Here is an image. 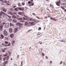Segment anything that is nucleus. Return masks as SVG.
I'll use <instances>...</instances> for the list:
<instances>
[{"mask_svg": "<svg viewBox=\"0 0 66 66\" xmlns=\"http://www.w3.org/2000/svg\"><path fill=\"white\" fill-rule=\"evenodd\" d=\"M4 50H7V49H8V48H4Z\"/></svg>", "mask_w": 66, "mask_h": 66, "instance_id": "2f4dec72", "label": "nucleus"}, {"mask_svg": "<svg viewBox=\"0 0 66 66\" xmlns=\"http://www.w3.org/2000/svg\"><path fill=\"white\" fill-rule=\"evenodd\" d=\"M10 25L11 26L14 27V25L12 24L11 23H10Z\"/></svg>", "mask_w": 66, "mask_h": 66, "instance_id": "a878e982", "label": "nucleus"}, {"mask_svg": "<svg viewBox=\"0 0 66 66\" xmlns=\"http://www.w3.org/2000/svg\"><path fill=\"white\" fill-rule=\"evenodd\" d=\"M55 3L58 6H60V4H59V2H56Z\"/></svg>", "mask_w": 66, "mask_h": 66, "instance_id": "aec40b11", "label": "nucleus"}, {"mask_svg": "<svg viewBox=\"0 0 66 66\" xmlns=\"http://www.w3.org/2000/svg\"><path fill=\"white\" fill-rule=\"evenodd\" d=\"M63 5H65V3H63Z\"/></svg>", "mask_w": 66, "mask_h": 66, "instance_id": "e2e57ef3", "label": "nucleus"}, {"mask_svg": "<svg viewBox=\"0 0 66 66\" xmlns=\"http://www.w3.org/2000/svg\"><path fill=\"white\" fill-rule=\"evenodd\" d=\"M12 13H14L15 11V10H12Z\"/></svg>", "mask_w": 66, "mask_h": 66, "instance_id": "f704fd0d", "label": "nucleus"}, {"mask_svg": "<svg viewBox=\"0 0 66 66\" xmlns=\"http://www.w3.org/2000/svg\"><path fill=\"white\" fill-rule=\"evenodd\" d=\"M17 22V20L15 19H14L12 21V22L13 23H16V22Z\"/></svg>", "mask_w": 66, "mask_h": 66, "instance_id": "9b49d317", "label": "nucleus"}, {"mask_svg": "<svg viewBox=\"0 0 66 66\" xmlns=\"http://www.w3.org/2000/svg\"><path fill=\"white\" fill-rule=\"evenodd\" d=\"M61 7L62 9H63V10H65L64 8V7H63L62 6H61Z\"/></svg>", "mask_w": 66, "mask_h": 66, "instance_id": "a19ab883", "label": "nucleus"}, {"mask_svg": "<svg viewBox=\"0 0 66 66\" xmlns=\"http://www.w3.org/2000/svg\"><path fill=\"white\" fill-rule=\"evenodd\" d=\"M9 26H10V24L9 23H7L5 24V23L4 27L5 28H8L9 27Z\"/></svg>", "mask_w": 66, "mask_h": 66, "instance_id": "423d86ee", "label": "nucleus"}, {"mask_svg": "<svg viewBox=\"0 0 66 66\" xmlns=\"http://www.w3.org/2000/svg\"><path fill=\"white\" fill-rule=\"evenodd\" d=\"M32 15H34V16H35V15H35V14L34 13H32Z\"/></svg>", "mask_w": 66, "mask_h": 66, "instance_id": "4c0bfd02", "label": "nucleus"}, {"mask_svg": "<svg viewBox=\"0 0 66 66\" xmlns=\"http://www.w3.org/2000/svg\"><path fill=\"white\" fill-rule=\"evenodd\" d=\"M2 65L1 64H0V66H2Z\"/></svg>", "mask_w": 66, "mask_h": 66, "instance_id": "774afa93", "label": "nucleus"}, {"mask_svg": "<svg viewBox=\"0 0 66 66\" xmlns=\"http://www.w3.org/2000/svg\"><path fill=\"white\" fill-rule=\"evenodd\" d=\"M8 14H10V15H13L14 14V13H12L10 11H9L8 12H7Z\"/></svg>", "mask_w": 66, "mask_h": 66, "instance_id": "dca6fc26", "label": "nucleus"}, {"mask_svg": "<svg viewBox=\"0 0 66 66\" xmlns=\"http://www.w3.org/2000/svg\"><path fill=\"white\" fill-rule=\"evenodd\" d=\"M59 3L61 4V1L60 0H59Z\"/></svg>", "mask_w": 66, "mask_h": 66, "instance_id": "5fc2aeb1", "label": "nucleus"}, {"mask_svg": "<svg viewBox=\"0 0 66 66\" xmlns=\"http://www.w3.org/2000/svg\"><path fill=\"white\" fill-rule=\"evenodd\" d=\"M1 50H2V52H5V51H4V50H2V49H1Z\"/></svg>", "mask_w": 66, "mask_h": 66, "instance_id": "cd10ccee", "label": "nucleus"}, {"mask_svg": "<svg viewBox=\"0 0 66 66\" xmlns=\"http://www.w3.org/2000/svg\"><path fill=\"white\" fill-rule=\"evenodd\" d=\"M10 46L11 43H9L8 45H5L4 43H2L0 46V48L4 47H10Z\"/></svg>", "mask_w": 66, "mask_h": 66, "instance_id": "f257e3e1", "label": "nucleus"}, {"mask_svg": "<svg viewBox=\"0 0 66 66\" xmlns=\"http://www.w3.org/2000/svg\"><path fill=\"white\" fill-rule=\"evenodd\" d=\"M15 25L17 26H20L21 25V23L19 22H18L16 23Z\"/></svg>", "mask_w": 66, "mask_h": 66, "instance_id": "1a4fd4ad", "label": "nucleus"}, {"mask_svg": "<svg viewBox=\"0 0 66 66\" xmlns=\"http://www.w3.org/2000/svg\"><path fill=\"white\" fill-rule=\"evenodd\" d=\"M32 31L31 30H29L28 31V32H30V31Z\"/></svg>", "mask_w": 66, "mask_h": 66, "instance_id": "c03bdc74", "label": "nucleus"}, {"mask_svg": "<svg viewBox=\"0 0 66 66\" xmlns=\"http://www.w3.org/2000/svg\"><path fill=\"white\" fill-rule=\"evenodd\" d=\"M5 59H6V57L3 58V60L4 61L5 60Z\"/></svg>", "mask_w": 66, "mask_h": 66, "instance_id": "e433bc0d", "label": "nucleus"}, {"mask_svg": "<svg viewBox=\"0 0 66 66\" xmlns=\"http://www.w3.org/2000/svg\"><path fill=\"white\" fill-rule=\"evenodd\" d=\"M12 17L13 18H14V19L16 18V15H12Z\"/></svg>", "mask_w": 66, "mask_h": 66, "instance_id": "f3484780", "label": "nucleus"}, {"mask_svg": "<svg viewBox=\"0 0 66 66\" xmlns=\"http://www.w3.org/2000/svg\"><path fill=\"white\" fill-rule=\"evenodd\" d=\"M14 66H17V65L16 64H14Z\"/></svg>", "mask_w": 66, "mask_h": 66, "instance_id": "bf43d9fd", "label": "nucleus"}, {"mask_svg": "<svg viewBox=\"0 0 66 66\" xmlns=\"http://www.w3.org/2000/svg\"><path fill=\"white\" fill-rule=\"evenodd\" d=\"M22 18H18V20H20V22H24V21H21V20H22Z\"/></svg>", "mask_w": 66, "mask_h": 66, "instance_id": "f8f14e48", "label": "nucleus"}, {"mask_svg": "<svg viewBox=\"0 0 66 66\" xmlns=\"http://www.w3.org/2000/svg\"><path fill=\"white\" fill-rule=\"evenodd\" d=\"M9 57L8 56L6 57V59H7V60H8V59H9Z\"/></svg>", "mask_w": 66, "mask_h": 66, "instance_id": "3c124183", "label": "nucleus"}, {"mask_svg": "<svg viewBox=\"0 0 66 66\" xmlns=\"http://www.w3.org/2000/svg\"><path fill=\"white\" fill-rule=\"evenodd\" d=\"M16 18H17V19H18V18H19V16L18 15H16Z\"/></svg>", "mask_w": 66, "mask_h": 66, "instance_id": "393cba45", "label": "nucleus"}, {"mask_svg": "<svg viewBox=\"0 0 66 66\" xmlns=\"http://www.w3.org/2000/svg\"><path fill=\"white\" fill-rule=\"evenodd\" d=\"M39 30H41V28L40 27H39Z\"/></svg>", "mask_w": 66, "mask_h": 66, "instance_id": "603ef678", "label": "nucleus"}, {"mask_svg": "<svg viewBox=\"0 0 66 66\" xmlns=\"http://www.w3.org/2000/svg\"><path fill=\"white\" fill-rule=\"evenodd\" d=\"M46 59H48V57L47 56H46Z\"/></svg>", "mask_w": 66, "mask_h": 66, "instance_id": "13d9d810", "label": "nucleus"}, {"mask_svg": "<svg viewBox=\"0 0 66 66\" xmlns=\"http://www.w3.org/2000/svg\"><path fill=\"white\" fill-rule=\"evenodd\" d=\"M27 19L28 21H30H30H33V20L30 18H27Z\"/></svg>", "mask_w": 66, "mask_h": 66, "instance_id": "4468645a", "label": "nucleus"}, {"mask_svg": "<svg viewBox=\"0 0 66 66\" xmlns=\"http://www.w3.org/2000/svg\"><path fill=\"white\" fill-rule=\"evenodd\" d=\"M3 34L5 36H6L7 35V31L5 30H4L3 31Z\"/></svg>", "mask_w": 66, "mask_h": 66, "instance_id": "0eeeda50", "label": "nucleus"}, {"mask_svg": "<svg viewBox=\"0 0 66 66\" xmlns=\"http://www.w3.org/2000/svg\"><path fill=\"white\" fill-rule=\"evenodd\" d=\"M2 57V55H0V57Z\"/></svg>", "mask_w": 66, "mask_h": 66, "instance_id": "6e6d98bb", "label": "nucleus"}, {"mask_svg": "<svg viewBox=\"0 0 66 66\" xmlns=\"http://www.w3.org/2000/svg\"><path fill=\"white\" fill-rule=\"evenodd\" d=\"M4 2L5 3H6L7 2V1H6L5 0L4 1Z\"/></svg>", "mask_w": 66, "mask_h": 66, "instance_id": "a18cd8bd", "label": "nucleus"}, {"mask_svg": "<svg viewBox=\"0 0 66 66\" xmlns=\"http://www.w3.org/2000/svg\"><path fill=\"white\" fill-rule=\"evenodd\" d=\"M42 55L43 56H44V53H42Z\"/></svg>", "mask_w": 66, "mask_h": 66, "instance_id": "4d7b16f0", "label": "nucleus"}, {"mask_svg": "<svg viewBox=\"0 0 66 66\" xmlns=\"http://www.w3.org/2000/svg\"><path fill=\"white\" fill-rule=\"evenodd\" d=\"M22 63H23V62H21V65H22Z\"/></svg>", "mask_w": 66, "mask_h": 66, "instance_id": "69168bd1", "label": "nucleus"}, {"mask_svg": "<svg viewBox=\"0 0 66 66\" xmlns=\"http://www.w3.org/2000/svg\"><path fill=\"white\" fill-rule=\"evenodd\" d=\"M18 28H15L14 29V31L15 33H16V32H18Z\"/></svg>", "mask_w": 66, "mask_h": 66, "instance_id": "6e6552de", "label": "nucleus"}, {"mask_svg": "<svg viewBox=\"0 0 66 66\" xmlns=\"http://www.w3.org/2000/svg\"><path fill=\"white\" fill-rule=\"evenodd\" d=\"M2 14H4L5 15H6V16H7L8 17H9V18H11V16H10L7 14H6L5 13H4L3 12H2V11H1V13H0V16H2Z\"/></svg>", "mask_w": 66, "mask_h": 66, "instance_id": "7ed1b4c3", "label": "nucleus"}, {"mask_svg": "<svg viewBox=\"0 0 66 66\" xmlns=\"http://www.w3.org/2000/svg\"><path fill=\"white\" fill-rule=\"evenodd\" d=\"M6 53V54L5 55V56H6L7 55H10H10H11V53L9 51H7Z\"/></svg>", "mask_w": 66, "mask_h": 66, "instance_id": "39448f33", "label": "nucleus"}, {"mask_svg": "<svg viewBox=\"0 0 66 66\" xmlns=\"http://www.w3.org/2000/svg\"><path fill=\"white\" fill-rule=\"evenodd\" d=\"M18 56H19V55H18L17 58H18Z\"/></svg>", "mask_w": 66, "mask_h": 66, "instance_id": "680f3d73", "label": "nucleus"}, {"mask_svg": "<svg viewBox=\"0 0 66 66\" xmlns=\"http://www.w3.org/2000/svg\"><path fill=\"white\" fill-rule=\"evenodd\" d=\"M31 5H34V3H32V2H31Z\"/></svg>", "mask_w": 66, "mask_h": 66, "instance_id": "49530a36", "label": "nucleus"}, {"mask_svg": "<svg viewBox=\"0 0 66 66\" xmlns=\"http://www.w3.org/2000/svg\"><path fill=\"white\" fill-rule=\"evenodd\" d=\"M3 65L4 66H5V63H4V62L3 63Z\"/></svg>", "mask_w": 66, "mask_h": 66, "instance_id": "473e14b6", "label": "nucleus"}, {"mask_svg": "<svg viewBox=\"0 0 66 66\" xmlns=\"http://www.w3.org/2000/svg\"><path fill=\"white\" fill-rule=\"evenodd\" d=\"M10 37L12 38H13L14 37V34H11L10 35Z\"/></svg>", "mask_w": 66, "mask_h": 66, "instance_id": "2eb2a0df", "label": "nucleus"}, {"mask_svg": "<svg viewBox=\"0 0 66 66\" xmlns=\"http://www.w3.org/2000/svg\"><path fill=\"white\" fill-rule=\"evenodd\" d=\"M2 57H0V61H2Z\"/></svg>", "mask_w": 66, "mask_h": 66, "instance_id": "de8ad7c7", "label": "nucleus"}, {"mask_svg": "<svg viewBox=\"0 0 66 66\" xmlns=\"http://www.w3.org/2000/svg\"><path fill=\"white\" fill-rule=\"evenodd\" d=\"M2 9L3 12H6V10L5 9L4 7H2Z\"/></svg>", "mask_w": 66, "mask_h": 66, "instance_id": "ddd939ff", "label": "nucleus"}, {"mask_svg": "<svg viewBox=\"0 0 66 66\" xmlns=\"http://www.w3.org/2000/svg\"><path fill=\"white\" fill-rule=\"evenodd\" d=\"M31 2H33V0H31Z\"/></svg>", "mask_w": 66, "mask_h": 66, "instance_id": "0e129e2a", "label": "nucleus"}, {"mask_svg": "<svg viewBox=\"0 0 66 66\" xmlns=\"http://www.w3.org/2000/svg\"><path fill=\"white\" fill-rule=\"evenodd\" d=\"M52 61H50V63H51V64L52 63Z\"/></svg>", "mask_w": 66, "mask_h": 66, "instance_id": "052dcab7", "label": "nucleus"}, {"mask_svg": "<svg viewBox=\"0 0 66 66\" xmlns=\"http://www.w3.org/2000/svg\"><path fill=\"white\" fill-rule=\"evenodd\" d=\"M18 14V15H22V12H19Z\"/></svg>", "mask_w": 66, "mask_h": 66, "instance_id": "4be33fe9", "label": "nucleus"}, {"mask_svg": "<svg viewBox=\"0 0 66 66\" xmlns=\"http://www.w3.org/2000/svg\"><path fill=\"white\" fill-rule=\"evenodd\" d=\"M1 38H2V39H3V38H4V36H3V35L1 34Z\"/></svg>", "mask_w": 66, "mask_h": 66, "instance_id": "412c9836", "label": "nucleus"}, {"mask_svg": "<svg viewBox=\"0 0 66 66\" xmlns=\"http://www.w3.org/2000/svg\"><path fill=\"white\" fill-rule=\"evenodd\" d=\"M20 28H22V27H23V26H19Z\"/></svg>", "mask_w": 66, "mask_h": 66, "instance_id": "79ce46f5", "label": "nucleus"}, {"mask_svg": "<svg viewBox=\"0 0 66 66\" xmlns=\"http://www.w3.org/2000/svg\"><path fill=\"white\" fill-rule=\"evenodd\" d=\"M0 1L2 2V3H3V0H0Z\"/></svg>", "mask_w": 66, "mask_h": 66, "instance_id": "72a5a7b5", "label": "nucleus"}, {"mask_svg": "<svg viewBox=\"0 0 66 66\" xmlns=\"http://www.w3.org/2000/svg\"><path fill=\"white\" fill-rule=\"evenodd\" d=\"M18 5V6H21V4H20V3H19Z\"/></svg>", "mask_w": 66, "mask_h": 66, "instance_id": "c9c22d12", "label": "nucleus"}, {"mask_svg": "<svg viewBox=\"0 0 66 66\" xmlns=\"http://www.w3.org/2000/svg\"><path fill=\"white\" fill-rule=\"evenodd\" d=\"M62 64V61H61V62L60 63V64Z\"/></svg>", "mask_w": 66, "mask_h": 66, "instance_id": "8fccbe9b", "label": "nucleus"}, {"mask_svg": "<svg viewBox=\"0 0 66 66\" xmlns=\"http://www.w3.org/2000/svg\"><path fill=\"white\" fill-rule=\"evenodd\" d=\"M5 45H8V44H9V43H10L8 42L7 41L5 42Z\"/></svg>", "mask_w": 66, "mask_h": 66, "instance_id": "6ab92c4d", "label": "nucleus"}, {"mask_svg": "<svg viewBox=\"0 0 66 66\" xmlns=\"http://www.w3.org/2000/svg\"><path fill=\"white\" fill-rule=\"evenodd\" d=\"M4 24H5L4 23L1 24L0 26V31H2L3 30L2 28L3 27V26H4Z\"/></svg>", "mask_w": 66, "mask_h": 66, "instance_id": "20e7f679", "label": "nucleus"}, {"mask_svg": "<svg viewBox=\"0 0 66 66\" xmlns=\"http://www.w3.org/2000/svg\"><path fill=\"white\" fill-rule=\"evenodd\" d=\"M32 21H34V22H32V23H31V24L34 23H35V22H37L38 21V22L36 23H37L38 22H39L40 21H36L35 20H33Z\"/></svg>", "mask_w": 66, "mask_h": 66, "instance_id": "9d476101", "label": "nucleus"}, {"mask_svg": "<svg viewBox=\"0 0 66 66\" xmlns=\"http://www.w3.org/2000/svg\"><path fill=\"white\" fill-rule=\"evenodd\" d=\"M53 19V20H54V21H56V20H57L55 19Z\"/></svg>", "mask_w": 66, "mask_h": 66, "instance_id": "37998d69", "label": "nucleus"}, {"mask_svg": "<svg viewBox=\"0 0 66 66\" xmlns=\"http://www.w3.org/2000/svg\"><path fill=\"white\" fill-rule=\"evenodd\" d=\"M23 20H26V18L24 17H23Z\"/></svg>", "mask_w": 66, "mask_h": 66, "instance_id": "ea45409f", "label": "nucleus"}, {"mask_svg": "<svg viewBox=\"0 0 66 66\" xmlns=\"http://www.w3.org/2000/svg\"><path fill=\"white\" fill-rule=\"evenodd\" d=\"M48 17H50V16L49 15H48Z\"/></svg>", "mask_w": 66, "mask_h": 66, "instance_id": "338daca9", "label": "nucleus"}, {"mask_svg": "<svg viewBox=\"0 0 66 66\" xmlns=\"http://www.w3.org/2000/svg\"><path fill=\"white\" fill-rule=\"evenodd\" d=\"M3 18H5L6 19V18H7V17H6V16H4V15L3 16Z\"/></svg>", "mask_w": 66, "mask_h": 66, "instance_id": "c85d7f7f", "label": "nucleus"}, {"mask_svg": "<svg viewBox=\"0 0 66 66\" xmlns=\"http://www.w3.org/2000/svg\"><path fill=\"white\" fill-rule=\"evenodd\" d=\"M22 5H24V4H24V2H23L22 3Z\"/></svg>", "mask_w": 66, "mask_h": 66, "instance_id": "c756f323", "label": "nucleus"}, {"mask_svg": "<svg viewBox=\"0 0 66 66\" xmlns=\"http://www.w3.org/2000/svg\"><path fill=\"white\" fill-rule=\"evenodd\" d=\"M31 3V2H30V1H29L28 2V4H30V3Z\"/></svg>", "mask_w": 66, "mask_h": 66, "instance_id": "58836bf2", "label": "nucleus"}, {"mask_svg": "<svg viewBox=\"0 0 66 66\" xmlns=\"http://www.w3.org/2000/svg\"><path fill=\"white\" fill-rule=\"evenodd\" d=\"M5 63V64H7V61H5L4 62Z\"/></svg>", "mask_w": 66, "mask_h": 66, "instance_id": "7c9ffc66", "label": "nucleus"}, {"mask_svg": "<svg viewBox=\"0 0 66 66\" xmlns=\"http://www.w3.org/2000/svg\"><path fill=\"white\" fill-rule=\"evenodd\" d=\"M28 24V22H26L24 24V25L25 26H27Z\"/></svg>", "mask_w": 66, "mask_h": 66, "instance_id": "5701e85b", "label": "nucleus"}, {"mask_svg": "<svg viewBox=\"0 0 66 66\" xmlns=\"http://www.w3.org/2000/svg\"><path fill=\"white\" fill-rule=\"evenodd\" d=\"M15 42V41H12V45H13L14 44Z\"/></svg>", "mask_w": 66, "mask_h": 66, "instance_id": "bb28decb", "label": "nucleus"}, {"mask_svg": "<svg viewBox=\"0 0 66 66\" xmlns=\"http://www.w3.org/2000/svg\"><path fill=\"white\" fill-rule=\"evenodd\" d=\"M13 31V29L11 28H10L9 29V31L10 33H12Z\"/></svg>", "mask_w": 66, "mask_h": 66, "instance_id": "a211bd4d", "label": "nucleus"}, {"mask_svg": "<svg viewBox=\"0 0 66 66\" xmlns=\"http://www.w3.org/2000/svg\"><path fill=\"white\" fill-rule=\"evenodd\" d=\"M36 18H38V19H39V17H38V16H36Z\"/></svg>", "mask_w": 66, "mask_h": 66, "instance_id": "09e8293b", "label": "nucleus"}, {"mask_svg": "<svg viewBox=\"0 0 66 66\" xmlns=\"http://www.w3.org/2000/svg\"><path fill=\"white\" fill-rule=\"evenodd\" d=\"M13 6V8H15L16 7V5L15 4H13L12 5Z\"/></svg>", "mask_w": 66, "mask_h": 66, "instance_id": "b1692460", "label": "nucleus"}, {"mask_svg": "<svg viewBox=\"0 0 66 66\" xmlns=\"http://www.w3.org/2000/svg\"><path fill=\"white\" fill-rule=\"evenodd\" d=\"M18 9L19 10H20V11H24V7H22V8H16L15 9V10L16 11H18Z\"/></svg>", "mask_w": 66, "mask_h": 66, "instance_id": "f03ea898", "label": "nucleus"}, {"mask_svg": "<svg viewBox=\"0 0 66 66\" xmlns=\"http://www.w3.org/2000/svg\"><path fill=\"white\" fill-rule=\"evenodd\" d=\"M61 1H62V2H64L65 1V0H61Z\"/></svg>", "mask_w": 66, "mask_h": 66, "instance_id": "864d4df0", "label": "nucleus"}]
</instances>
